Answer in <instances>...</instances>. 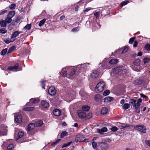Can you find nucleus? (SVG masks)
Masks as SVG:
<instances>
[{"instance_id":"1","label":"nucleus","mask_w":150,"mask_h":150,"mask_svg":"<svg viewBox=\"0 0 150 150\" xmlns=\"http://www.w3.org/2000/svg\"><path fill=\"white\" fill-rule=\"evenodd\" d=\"M127 67L125 66L122 67H118L114 69V72L115 73L120 74L121 73L125 74L127 72V70L126 69Z\"/></svg>"},{"instance_id":"2","label":"nucleus","mask_w":150,"mask_h":150,"mask_svg":"<svg viewBox=\"0 0 150 150\" xmlns=\"http://www.w3.org/2000/svg\"><path fill=\"white\" fill-rule=\"evenodd\" d=\"M105 85L104 82L103 81L99 82L96 85L95 88V91L97 93H99L102 92L104 90Z\"/></svg>"},{"instance_id":"3","label":"nucleus","mask_w":150,"mask_h":150,"mask_svg":"<svg viewBox=\"0 0 150 150\" xmlns=\"http://www.w3.org/2000/svg\"><path fill=\"white\" fill-rule=\"evenodd\" d=\"M8 69L12 71H17L21 70L22 68H21L18 64H16L14 66L8 67Z\"/></svg>"},{"instance_id":"4","label":"nucleus","mask_w":150,"mask_h":150,"mask_svg":"<svg viewBox=\"0 0 150 150\" xmlns=\"http://www.w3.org/2000/svg\"><path fill=\"white\" fill-rule=\"evenodd\" d=\"M134 127L136 130L143 133H145L146 132V128L143 125L135 126Z\"/></svg>"},{"instance_id":"5","label":"nucleus","mask_w":150,"mask_h":150,"mask_svg":"<svg viewBox=\"0 0 150 150\" xmlns=\"http://www.w3.org/2000/svg\"><path fill=\"white\" fill-rule=\"evenodd\" d=\"M12 140H9L7 141L6 142H4L3 145V146H4L5 147L9 144V145L8 146L7 149V150H12L14 147L13 144L12 143H11V142H10V141H12Z\"/></svg>"},{"instance_id":"6","label":"nucleus","mask_w":150,"mask_h":150,"mask_svg":"<svg viewBox=\"0 0 150 150\" xmlns=\"http://www.w3.org/2000/svg\"><path fill=\"white\" fill-rule=\"evenodd\" d=\"M107 148V144L105 143H100L98 144L97 150H106Z\"/></svg>"},{"instance_id":"7","label":"nucleus","mask_w":150,"mask_h":150,"mask_svg":"<svg viewBox=\"0 0 150 150\" xmlns=\"http://www.w3.org/2000/svg\"><path fill=\"white\" fill-rule=\"evenodd\" d=\"M14 120L16 123H20L22 122V117L18 114H15L14 116Z\"/></svg>"},{"instance_id":"8","label":"nucleus","mask_w":150,"mask_h":150,"mask_svg":"<svg viewBox=\"0 0 150 150\" xmlns=\"http://www.w3.org/2000/svg\"><path fill=\"white\" fill-rule=\"evenodd\" d=\"M78 115L80 118H86V114L85 112L83 110H79L78 111Z\"/></svg>"},{"instance_id":"9","label":"nucleus","mask_w":150,"mask_h":150,"mask_svg":"<svg viewBox=\"0 0 150 150\" xmlns=\"http://www.w3.org/2000/svg\"><path fill=\"white\" fill-rule=\"evenodd\" d=\"M20 33L19 32L16 31L14 32L12 35L11 38V42H13L16 39V37Z\"/></svg>"},{"instance_id":"10","label":"nucleus","mask_w":150,"mask_h":150,"mask_svg":"<svg viewBox=\"0 0 150 150\" xmlns=\"http://www.w3.org/2000/svg\"><path fill=\"white\" fill-rule=\"evenodd\" d=\"M56 91L55 88L54 87H51L48 89V92L49 94L51 96L54 95L56 93Z\"/></svg>"},{"instance_id":"11","label":"nucleus","mask_w":150,"mask_h":150,"mask_svg":"<svg viewBox=\"0 0 150 150\" xmlns=\"http://www.w3.org/2000/svg\"><path fill=\"white\" fill-rule=\"evenodd\" d=\"M85 137L79 134L76 136V141L78 142H83Z\"/></svg>"},{"instance_id":"12","label":"nucleus","mask_w":150,"mask_h":150,"mask_svg":"<svg viewBox=\"0 0 150 150\" xmlns=\"http://www.w3.org/2000/svg\"><path fill=\"white\" fill-rule=\"evenodd\" d=\"M108 130L107 128L106 127H103L100 129H97V132L100 134H103L104 132H106Z\"/></svg>"},{"instance_id":"13","label":"nucleus","mask_w":150,"mask_h":150,"mask_svg":"<svg viewBox=\"0 0 150 150\" xmlns=\"http://www.w3.org/2000/svg\"><path fill=\"white\" fill-rule=\"evenodd\" d=\"M70 68L69 69L70 71L67 73L68 75L69 76H70L74 75L75 73L76 70L75 69L73 68H72L71 67H69Z\"/></svg>"},{"instance_id":"14","label":"nucleus","mask_w":150,"mask_h":150,"mask_svg":"<svg viewBox=\"0 0 150 150\" xmlns=\"http://www.w3.org/2000/svg\"><path fill=\"white\" fill-rule=\"evenodd\" d=\"M99 75V73L96 70L93 71L91 74V76L93 78L97 77Z\"/></svg>"},{"instance_id":"15","label":"nucleus","mask_w":150,"mask_h":150,"mask_svg":"<svg viewBox=\"0 0 150 150\" xmlns=\"http://www.w3.org/2000/svg\"><path fill=\"white\" fill-rule=\"evenodd\" d=\"M118 127L120 128V129H124L127 127L129 126L126 124H120L119 123L117 125Z\"/></svg>"},{"instance_id":"16","label":"nucleus","mask_w":150,"mask_h":150,"mask_svg":"<svg viewBox=\"0 0 150 150\" xmlns=\"http://www.w3.org/2000/svg\"><path fill=\"white\" fill-rule=\"evenodd\" d=\"M69 68H70L67 67L62 69L61 72L63 74V76H67V70H69Z\"/></svg>"},{"instance_id":"17","label":"nucleus","mask_w":150,"mask_h":150,"mask_svg":"<svg viewBox=\"0 0 150 150\" xmlns=\"http://www.w3.org/2000/svg\"><path fill=\"white\" fill-rule=\"evenodd\" d=\"M42 106L45 108H47L49 107V103L46 101L43 100L41 101Z\"/></svg>"},{"instance_id":"18","label":"nucleus","mask_w":150,"mask_h":150,"mask_svg":"<svg viewBox=\"0 0 150 150\" xmlns=\"http://www.w3.org/2000/svg\"><path fill=\"white\" fill-rule=\"evenodd\" d=\"M139 106L140 105L136 104L133 105V107L134 108L135 110V112L137 113H139L140 112Z\"/></svg>"},{"instance_id":"19","label":"nucleus","mask_w":150,"mask_h":150,"mask_svg":"<svg viewBox=\"0 0 150 150\" xmlns=\"http://www.w3.org/2000/svg\"><path fill=\"white\" fill-rule=\"evenodd\" d=\"M54 115L57 116H59L61 114L60 111L58 109H54L53 110Z\"/></svg>"},{"instance_id":"20","label":"nucleus","mask_w":150,"mask_h":150,"mask_svg":"<svg viewBox=\"0 0 150 150\" xmlns=\"http://www.w3.org/2000/svg\"><path fill=\"white\" fill-rule=\"evenodd\" d=\"M108 111V109L107 108L104 107L101 110V113L103 115H105L107 113Z\"/></svg>"},{"instance_id":"21","label":"nucleus","mask_w":150,"mask_h":150,"mask_svg":"<svg viewBox=\"0 0 150 150\" xmlns=\"http://www.w3.org/2000/svg\"><path fill=\"white\" fill-rule=\"evenodd\" d=\"M40 99L38 98H32L30 100V101L33 104H35L40 101Z\"/></svg>"},{"instance_id":"22","label":"nucleus","mask_w":150,"mask_h":150,"mask_svg":"<svg viewBox=\"0 0 150 150\" xmlns=\"http://www.w3.org/2000/svg\"><path fill=\"white\" fill-rule=\"evenodd\" d=\"M43 124V122L41 120H39L37 121L34 124L35 126L37 127H40Z\"/></svg>"},{"instance_id":"23","label":"nucleus","mask_w":150,"mask_h":150,"mask_svg":"<svg viewBox=\"0 0 150 150\" xmlns=\"http://www.w3.org/2000/svg\"><path fill=\"white\" fill-rule=\"evenodd\" d=\"M142 82V81L140 79H137L133 81V83L136 85H140Z\"/></svg>"},{"instance_id":"24","label":"nucleus","mask_w":150,"mask_h":150,"mask_svg":"<svg viewBox=\"0 0 150 150\" xmlns=\"http://www.w3.org/2000/svg\"><path fill=\"white\" fill-rule=\"evenodd\" d=\"M35 126V124L33 123H30L29 124L28 126V131H31L32 130Z\"/></svg>"},{"instance_id":"25","label":"nucleus","mask_w":150,"mask_h":150,"mask_svg":"<svg viewBox=\"0 0 150 150\" xmlns=\"http://www.w3.org/2000/svg\"><path fill=\"white\" fill-rule=\"evenodd\" d=\"M15 14V13L14 11H11L9 12L7 16L12 18L14 16Z\"/></svg>"},{"instance_id":"26","label":"nucleus","mask_w":150,"mask_h":150,"mask_svg":"<svg viewBox=\"0 0 150 150\" xmlns=\"http://www.w3.org/2000/svg\"><path fill=\"white\" fill-rule=\"evenodd\" d=\"M7 134V130L6 127L4 129V131H2V130H0V136L6 135Z\"/></svg>"},{"instance_id":"27","label":"nucleus","mask_w":150,"mask_h":150,"mask_svg":"<svg viewBox=\"0 0 150 150\" xmlns=\"http://www.w3.org/2000/svg\"><path fill=\"white\" fill-rule=\"evenodd\" d=\"M140 64V61L139 59H137L135 60L133 62V63L132 65L133 66H136V67L138 66L139 67V64Z\"/></svg>"},{"instance_id":"28","label":"nucleus","mask_w":150,"mask_h":150,"mask_svg":"<svg viewBox=\"0 0 150 150\" xmlns=\"http://www.w3.org/2000/svg\"><path fill=\"white\" fill-rule=\"evenodd\" d=\"M118 60L116 59H112L110 60L109 63L111 64H116L117 63Z\"/></svg>"},{"instance_id":"29","label":"nucleus","mask_w":150,"mask_h":150,"mask_svg":"<svg viewBox=\"0 0 150 150\" xmlns=\"http://www.w3.org/2000/svg\"><path fill=\"white\" fill-rule=\"evenodd\" d=\"M112 98L111 97H107L104 99V101L105 102H109L112 100Z\"/></svg>"},{"instance_id":"30","label":"nucleus","mask_w":150,"mask_h":150,"mask_svg":"<svg viewBox=\"0 0 150 150\" xmlns=\"http://www.w3.org/2000/svg\"><path fill=\"white\" fill-rule=\"evenodd\" d=\"M6 23L5 21L4 20H2L0 22V25L1 27H6Z\"/></svg>"},{"instance_id":"31","label":"nucleus","mask_w":150,"mask_h":150,"mask_svg":"<svg viewBox=\"0 0 150 150\" xmlns=\"http://www.w3.org/2000/svg\"><path fill=\"white\" fill-rule=\"evenodd\" d=\"M132 69L134 71H139V67L137 66H133L132 65L131 66Z\"/></svg>"},{"instance_id":"32","label":"nucleus","mask_w":150,"mask_h":150,"mask_svg":"<svg viewBox=\"0 0 150 150\" xmlns=\"http://www.w3.org/2000/svg\"><path fill=\"white\" fill-rule=\"evenodd\" d=\"M15 49H16V47L15 46H13L11 47V48H10L9 49V50L8 51L7 54H8L11 53L13 51L15 50Z\"/></svg>"},{"instance_id":"33","label":"nucleus","mask_w":150,"mask_h":150,"mask_svg":"<svg viewBox=\"0 0 150 150\" xmlns=\"http://www.w3.org/2000/svg\"><path fill=\"white\" fill-rule=\"evenodd\" d=\"M130 104L127 103H126L124 104V105H123V106L122 107V108L125 110H126L128 109L129 107H130Z\"/></svg>"},{"instance_id":"34","label":"nucleus","mask_w":150,"mask_h":150,"mask_svg":"<svg viewBox=\"0 0 150 150\" xmlns=\"http://www.w3.org/2000/svg\"><path fill=\"white\" fill-rule=\"evenodd\" d=\"M90 109V107L88 106L84 105L82 107V109L85 111H88Z\"/></svg>"},{"instance_id":"35","label":"nucleus","mask_w":150,"mask_h":150,"mask_svg":"<svg viewBox=\"0 0 150 150\" xmlns=\"http://www.w3.org/2000/svg\"><path fill=\"white\" fill-rule=\"evenodd\" d=\"M68 135V132L66 131L62 132L61 134L60 137L61 138H63L64 137Z\"/></svg>"},{"instance_id":"36","label":"nucleus","mask_w":150,"mask_h":150,"mask_svg":"<svg viewBox=\"0 0 150 150\" xmlns=\"http://www.w3.org/2000/svg\"><path fill=\"white\" fill-rule=\"evenodd\" d=\"M5 21L8 24L10 23L11 22L12 20L11 18L7 16L5 19Z\"/></svg>"},{"instance_id":"37","label":"nucleus","mask_w":150,"mask_h":150,"mask_svg":"<svg viewBox=\"0 0 150 150\" xmlns=\"http://www.w3.org/2000/svg\"><path fill=\"white\" fill-rule=\"evenodd\" d=\"M34 108L33 107L26 108L24 109V110L25 111H31L33 110L34 109Z\"/></svg>"},{"instance_id":"38","label":"nucleus","mask_w":150,"mask_h":150,"mask_svg":"<svg viewBox=\"0 0 150 150\" xmlns=\"http://www.w3.org/2000/svg\"><path fill=\"white\" fill-rule=\"evenodd\" d=\"M45 21H46L45 19H43V20H42L41 21H40V22L38 24V25L40 26H42L45 23Z\"/></svg>"},{"instance_id":"39","label":"nucleus","mask_w":150,"mask_h":150,"mask_svg":"<svg viewBox=\"0 0 150 150\" xmlns=\"http://www.w3.org/2000/svg\"><path fill=\"white\" fill-rule=\"evenodd\" d=\"M92 144L93 148L94 149H96L97 150V147L98 146V144L95 142H93L92 143Z\"/></svg>"},{"instance_id":"40","label":"nucleus","mask_w":150,"mask_h":150,"mask_svg":"<svg viewBox=\"0 0 150 150\" xmlns=\"http://www.w3.org/2000/svg\"><path fill=\"white\" fill-rule=\"evenodd\" d=\"M7 51V49L6 48L3 49L1 52V54L2 55H4L6 54Z\"/></svg>"},{"instance_id":"41","label":"nucleus","mask_w":150,"mask_h":150,"mask_svg":"<svg viewBox=\"0 0 150 150\" xmlns=\"http://www.w3.org/2000/svg\"><path fill=\"white\" fill-rule=\"evenodd\" d=\"M136 101L134 99H131L129 101V103L133 105L136 104Z\"/></svg>"},{"instance_id":"42","label":"nucleus","mask_w":150,"mask_h":150,"mask_svg":"<svg viewBox=\"0 0 150 150\" xmlns=\"http://www.w3.org/2000/svg\"><path fill=\"white\" fill-rule=\"evenodd\" d=\"M16 6V5L15 4H12L9 6V8L10 9L13 10L15 8Z\"/></svg>"},{"instance_id":"43","label":"nucleus","mask_w":150,"mask_h":150,"mask_svg":"<svg viewBox=\"0 0 150 150\" xmlns=\"http://www.w3.org/2000/svg\"><path fill=\"white\" fill-rule=\"evenodd\" d=\"M150 60V59L149 58L145 57L144 59V64H146L149 62Z\"/></svg>"},{"instance_id":"44","label":"nucleus","mask_w":150,"mask_h":150,"mask_svg":"<svg viewBox=\"0 0 150 150\" xmlns=\"http://www.w3.org/2000/svg\"><path fill=\"white\" fill-rule=\"evenodd\" d=\"M110 93V92L109 90H107L105 91L103 93V95L104 96H106L109 94Z\"/></svg>"},{"instance_id":"45","label":"nucleus","mask_w":150,"mask_h":150,"mask_svg":"<svg viewBox=\"0 0 150 150\" xmlns=\"http://www.w3.org/2000/svg\"><path fill=\"white\" fill-rule=\"evenodd\" d=\"M128 3V1H127V0L125 1H124L122 2L121 3V6L122 7L123 6L127 4Z\"/></svg>"},{"instance_id":"46","label":"nucleus","mask_w":150,"mask_h":150,"mask_svg":"<svg viewBox=\"0 0 150 150\" xmlns=\"http://www.w3.org/2000/svg\"><path fill=\"white\" fill-rule=\"evenodd\" d=\"M145 49L148 51L150 50V45L149 44H147L145 47Z\"/></svg>"},{"instance_id":"47","label":"nucleus","mask_w":150,"mask_h":150,"mask_svg":"<svg viewBox=\"0 0 150 150\" xmlns=\"http://www.w3.org/2000/svg\"><path fill=\"white\" fill-rule=\"evenodd\" d=\"M94 15H95L96 17V18H97L99 17V14L100 13L98 11H97L94 14Z\"/></svg>"},{"instance_id":"48","label":"nucleus","mask_w":150,"mask_h":150,"mask_svg":"<svg viewBox=\"0 0 150 150\" xmlns=\"http://www.w3.org/2000/svg\"><path fill=\"white\" fill-rule=\"evenodd\" d=\"M24 134V133L22 132H20L18 133V139L21 138L22 137Z\"/></svg>"},{"instance_id":"49","label":"nucleus","mask_w":150,"mask_h":150,"mask_svg":"<svg viewBox=\"0 0 150 150\" xmlns=\"http://www.w3.org/2000/svg\"><path fill=\"white\" fill-rule=\"evenodd\" d=\"M135 38V37H133L132 38H130L129 40V42L130 44H132Z\"/></svg>"},{"instance_id":"50","label":"nucleus","mask_w":150,"mask_h":150,"mask_svg":"<svg viewBox=\"0 0 150 150\" xmlns=\"http://www.w3.org/2000/svg\"><path fill=\"white\" fill-rule=\"evenodd\" d=\"M93 8L91 7H88L85 8L84 10V11L85 12H87L88 11H90L91 9H93Z\"/></svg>"},{"instance_id":"51","label":"nucleus","mask_w":150,"mask_h":150,"mask_svg":"<svg viewBox=\"0 0 150 150\" xmlns=\"http://www.w3.org/2000/svg\"><path fill=\"white\" fill-rule=\"evenodd\" d=\"M118 129L115 126L111 128V130L113 132H115Z\"/></svg>"},{"instance_id":"52","label":"nucleus","mask_w":150,"mask_h":150,"mask_svg":"<svg viewBox=\"0 0 150 150\" xmlns=\"http://www.w3.org/2000/svg\"><path fill=\"white\" fill-rule=\"evenodd\" d=\"M31 28V25L30 24H28L26 25L24 27V28L25 29L30 30Z\"/></svg>"},{"instance_id":"53","label":"nucleus","mask_w":150,"mask_h":150,"mask_svg":"<svg viewBox=\"0 0 150 150\" xmlns=\"http://www.w3.org/2000/svg\"><path fill=\"white\" fill-rule=\"evenodd\" d=\"M92 113H89L86 116V118L87 119H89L92 117Z\"/></svg>"},{"instance_id":"54","label":"nucleus","mask_w":150,"mask_h":150,"mask_svg":"<svg viewBox=\"0 0 150 150\" xmlns=\"http://www.w3.org/2000/svg\"><path fill=\"white\" fill-rule=\"evenodd\" d=\"M6 32L5 29L1 28L0 29V33H1L5 34Z\"/></svg>"},{"instance_id":"55","label":"nucleus","mask_w":150,"mask_h":150,"mask_svg":"<svg viewBox=\"0 0 150 150\" xmlns=\"http://www.w3.org/2000/svg\"><path fill=\"white\" fill-rule=\"evenodd\" d=\"M145 143L146 145L150 147V140H146L145 141Z\"/></svg>"},{"instance_id":"56","label":"nucleus","mask_w":150,"mask_h":150,"mask_svg":"<svg viewBox=\"0 0 150 150\" xmlns=\"http://www.w3.org/2000/svg\"><path fill=\"white\" fill-rule=\"evenodd\" d=\"M79 27H75L73 29H72L71 30V31L72 32H76L79 30Z\"/></svg>"},{"instance_id":"57","label":"nucleus","mask_w":150,"mask_h":150,"mask_svg":"<svg viewBox=\"0 0 150 150\" xmlns=\"http://www.w3.org/2000/svg\"><path fill=\"white\" fill-rule=\"evenodd\" d=\"M142 100L141 98H140L137 101V102L136 103V104L140 105V103L142 102Z\"/></svg>"},{"instance_id":"58","label":"nucleus","mask_w":150,"mask_h":150,"mask_svg":"<svg viewBox=\"0 0 150 150\" xmlns=\"http://www.w3.org/2000/svg\"><path fill=\"white\" fill-rule=\"evenodd\" d=\"M128 50V48L127 47H125L124 48L122 52V53L123 54L126 52Z\"/></svg>"},{"instance_id":"59","label":"nucleus","mask_w":150,"mask_h":150,"mask_svg":"<svg viewBox=\"0 0 150 150\" xmlns=\"http://www.w3.org/2000/svg\"><path fill=\"white\" fill-rule=\"evenodd\" d=\"M61 140V139H58L56 142H54L53 144H52V145L53 146H55L58 143L59 141Z\"/></svg>"},{"instance_id":"60","label":"nucleus","mask_w":150,"mask_h":150,"mask_svg":"<svg viewBox=\"0 0 150 150\" xmlns=\"http://www.w3.org/2000/svg\"><path fill=\"white\" fill-rule=\"evenodd\" d=\"M7 11L6 10H4L0 12V16L2 15L5 13H7Z\"/></svg>"},{"instance_id":"61","label":"nucleus","mask_w":150,"mask_h":150,"mask_svg":"<svg viewBox=\"0 0 150 150\" xmlns=\"http://www.w3.org/2000/svg\"><path fill=\"white\" fill-rule=\"evenodd\" d=\"M4 42L7 44H9L10 43V42H11V40H9L7 39H5L4 40Z\"/></svg>"},{"instance_id":"62","label":"nucleus","mask_w":150,"mask_h":150,"mask_svg":"<svg viewBox=\"0 0 150 150\" xmlns=\"http://www.w3.org/2000/svg\"><path fill=\"white\" fill-rule=\"evenodd\" d=\"M138 43L137 41H135L133 44V47H137V45Z\"/></svg>"},{"instance_id":"63","label":"nucleus","mask_w":150,"mask_h":150,"mask_svg":"<svg viewBox=\"0 0 150 150\" xmlns=\"http://www.w3.org/2000/svg\"><path fill=\"white\" fill-rule=\"evenodd\" d=\"M140 96L141 97L145 98H148V97L147 96H145V95H144L143 94H140Z\"/></svg>"},{"instance_id":"64","label":"nucleus","mask_w":150,"mask_h":150,"mask_svg":"<svg viewBox=\"0 0 150 150\" xmlns=\"http://www.w3.org/2000/svg\"><path fill=\"white\" fill-rule=\"evenodd\" d=\"M89 63H86L84 64H82L81 65V67L83 68L84 67H85L87 65V64H89Z\"/></svg>"}]
</instances>
